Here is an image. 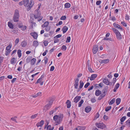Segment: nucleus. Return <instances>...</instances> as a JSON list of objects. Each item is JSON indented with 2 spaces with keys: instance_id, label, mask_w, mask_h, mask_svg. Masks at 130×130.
<instances>
[{
  "instance_id": "1",
  "label": "nucleus",
  "mask_w": 130,
  "mask_h": 130,
  "mask_svg": "<svg viewBox=\"0 0 130 130\" xmlns=\"http://www.w3.org/2000/svg\"><path fill=\"white\" fill-rule=\"evenodd\" d=\"M62 118L61 116H59L55 115L53 117V120L56 123V125H57L59 124L62 120Z\"/></svg>"
},
{
  "instance_id": "2",
  "label": "nucleus",
  "mask_w": 130,
  "mask_h": 130,
  "mask_svg": "<svg viewBox=\"0 0 130 130\" xmlns=\"http://www.w3.org/2000/svg\"><path fill=\"white\" fill-rule=\"evenodd\" d=\"M19 11L17 9L15 10L13 17V20L14 22H18L19 20Z\"/></svg>"
},
{
  "instance_id": "3",
  "label": "nucleus",
  "mask_w": 130,
  "mask_h": 130,
  "mask_svg": "<svg viewBox=\"0 0 130 130\" xmlns=\"http://www.w3.org/2000/svg\"><path fill=\"white\" fill-rule=\"evenodd\" d=\"M112 29L116 34L117 39L118 40L121 39L122 38V36L119 31L114 28H112Z\"/></svg>"
},
{
  "instance_id": "4",
  "label": "nucleus",
  "mask_w": 130,
  "mask_h": 130,
  "mask_svg": "<svg viewBox=\"0 0 130 130\" xmlns=\"http://www.w3.org/2000/svg\"><path fill=\"white\" fill-rule=\"evenodd\" d=\"M49 103L47 104L44 107V109L46 110H47L50 108L51 106L52 105L53 101L51 99L50 101H49Z\"/></svg>"
},
{
  "instance_id": "5",
  "label": "nucleus",
  "mask_w": 130,
  "mask_h": 130,
  "mask_svg": "<svg viewBox=\"0 0 130 130\" xmlns=\"http://www.w3.org/2000/svg\"><path fill=\"white\" fill-rule=\"evenodd\" d=\"M95 125L98 127L102 129H103L106 127L105 125L102 123H95Z\"/></svg>"
},
{
  "instance_id": "6",
  "label": "nucleus",
  "mask_w": 130,
  "mask_h": 130,
  "mask_svg": "<svg viewBox=\"0 0 130 130\" xmlns=\"http://www.w3.org/2000/svg\"><path fill=\"white\" fill-rule=\"evenodd\" d=\"M34 4V2L33 0H31L29 2L28 5L27 6V9L28 11H29L30 9Z\"/></svg>"
},
{
  "instance_id": "7",
  "label": "nucleus",
  "mask_w": 130,
  "mask_h": 130,
  "mask_svg": "<svg viewBox=\"0 0 130 130\" xmlns=\"http://www.w3.org/2000/svg\"><path fill=\"white\" fill-rule=\"evenodd\" d=\"M98 46L97 45H95L92 49L93 53L94 54H95L98 52Z\"/></svg>"
},
{
  "instance_id": "8",
  "label": "nucleus",
  "mask_w": 130,
  "mask_h": 130,
  "mask_svg": "<svg viewBox=\"0 0 130 130\" xmlns=\"http://www.w3.org/2000/svg\"><path fill=\"white\" fill-rule=\"evenodd\" d=\"M79 79L78 78H76L74 82V86L75 89H77L78 85Z\"/></svg>"
},
{
  "instance_id": "9",
  "label": "nucleus",
  "mask_w": 130,
  "mask_h": 130,
  "mask_svg": "<svg viewBox=\"0 0 130 130\" xmlns=\"http://www.w3.org/2000/svg\"><path fill=\"white\" fill-rule=\"evenodd\" d=\"M44 123V121L43 120H41L40 122H38L37 123L36 126L38 127L39 126L42 127Z\"/></svg>"
},
{
  "instance_id": "10",
  "label": "nucleus",
  "mask_w": 130,
  "mask_h": 130,
  "mask_svg": "<svg viewBox=\"0 0 130 130\" xmlns=\"http://www.w3.org/2000/svg\"><path fill=\"white\" fill-rule=\"evenodd\" d=\"M35 12H36V13L35 15H34V18L36 19L39 18L41 14L40 12H38V11H36Z\"/></svg>"
},
{
  "instance_id": "11",
  "label": "nucleus",
  "mask_w": 130,
  "mask_h": 130,
  "mask_svg": "<svg viewBox=\"0 0 130 130\" xmlns=\"http://www.w3.org/2000/svg\"><path fill=\"white\" fill-rule=\"evenodd\" d=\"M97 76L96 74H92L90 77L89 79L91 80H93L95 79Z\"/></svg>"
},
{
  "instance_id": "12",
  "label": "nucleus",
  "mask_w": 130,
  "mask_h": 130,
  "mask_svg": "<svg viewBox=\"0 0 130 130\" xmlns=\"http://www.w3.org/2000/svg\"><path fill=\"white\" fill-rule=\"evenodd\" d=\"M30 35L33 36L35 39H37L38 37L37 34L35 32H32L30 33Z\"/></svg>"
},
{
  "instance_id": "13",
  "label": "nucleus",
  "mask_w": 130,
  "mask_h": 130,
  "mask_svg": "<svg viewBox=\"0 0 130 130\" xmlns=\"http://www.w3.org/2000/svg\"><path fill=\"white\" fill-rule=\"evenodd\" d=\"M81 98V96H77L74 99V102L75 103H77L80 99Z\"/></svg>"
},
{
  "instance_id": "14",
  "label": "nucleus",
  "mask_w": 130,
  "mask_h": 130,
  "mask_svg": "<svg viewBox=\"0 0 130 130\" xmlns=\"http://www.w3.org/2000/svg\"><path fill=\"white\" fill-rule=\"evenodd\" d=\"M68 29V27L66 26L63 27L62 29V30L63 32V33L64 34L65 33Z\"/></svg>"
},
{
  "instance_id": "15",
  "label": "nucleus",
  "mask_w": 130,
  "mask_h": 130,
  "mask_svg": "<svg viewBox=\"0 0 130 130\" xmlns=\"http://www.w3.org/2000/svg\"><path fill=\"white\" fill-rule=\"evenodd\" d=\"M113 25L115 28H118V29H120L121 30L122 29V27L118 24H117L115 23H114L113 24Z\"/></svg>"
},
{
  "instance_id": "16",
  "label": "nucleus",
  "mask_w": 130,
  "mask_h": 130,
  "mask_svg": "<svg viewBox=\"0 0 130 130\" xmlns=\"http://www.w3.org/2000/svg\"><path fill=\"white\" fill-rule=\"evenodd\" d=\"M91 110V108L90 106H88L86 107L85 109L86 112L87 113L89 112Z\"/></svg>"
},
{
  "instance_id": "17",
  "label": "nucleus",
  "mask_w": 130,
  "mask_h": 130,
  "mask_svg": "<svg viewBox=\"0 0 130 130\" xmlns=\"http://www.w3.org/2000/svg\"><path fill=\"white\" fill-rule=\"evenodd\" d=\"M108 86H105L102 90L103 92V93L104 94H106L108 91Z\"/></svg>"
},
{
  "instance_id": "18",
  "label": "nucleus",
  "mask_w": 130,
  "mask_h": 130,
  "mask_svg": "<svg viewBox=\"0 0 130 130\" xmlns=\"http://www.w3.org/2000/svg\"><path fill=\"white\" fill-rule=\"evenodd\" d=\"M67 105V107L68 108H69L71 106V102L69 100H67L66 102Z\"/></svg>"
},
{
  "instance_id": "19",
  "label": "nucleus",
  "mask_w": 130,
  "mask_h": 130,
  "mask_svg": "<svg viewBox=\"0 0 130 130\" xmlns=\"http://www.w3.org/2000/svg\"><path fill=\"white\" fill-rule=\"evenodd\" d=\"M103 82L107 85H109L110 83V82L107 79H106L105 78L103 79Z\"/></svg>"
},
{
  "instance_id": "20",
  "label": "nucleus",
  "mask_w": 130,
  "mask_h": 130,
  "mask_svg": "<svg viewBox=\"0 0 130 130\" xmlns=\"http://www.w3.org/2000/svg\"><path fill=\"white\" fill-rule=\"evenodd\" d=\"M120 86V84L118 83L115 86V88H114L113 91L114 92H115L116 91V90L119 88Z\"/></svg>"
},
{
  "instance_id": "21",
  "label": "nucleus",
  "mask_w": 130,
  "mask_h": 130,
  "mask_svg": "<svg viewBox=\"0 0 130 130\" xmlns=\"http://www.w3.org/2000/svg\"><path fill=\"white\" fill-rule=\"evenodd\" d=\"M101 93V91L99 90H96L95 92V95L96 96H99Z\"/></svg>"
},
{
  "instance_id": "22",
  "label": "nucleus",
  "mask_w": 130,
  "mask_h": 130,
  "mask_svg": "<svg viewBox=\"0 0 130 130\" xmlns=\"http://www.w3.org/2000/svg\"><path fill=\"white\" fill-rule=\"evenodd\" d=\"M23 1L24 2V6L25 7H26L28 3V0H23Z\"/></svg>"
},
{
  "instance_id": "23",
  "label": "nucleus",
  "mask_w": 130,
  "mask_h": 130,
  "mask_svg": "<svg viewBox=\"0 0 130 130\" xmlns=\"http://www.w3.org/2000/svg\"><path fill=\"white\" fill-rule=\"evenodd\" d=\"M39 45L38 42L36 41L35 40L34 41L33 43V45L35 47H37Z\"/></svg>"
},
{
  "instance_id": "24",
  "label": "nucleus",
  "mask_w": 130,
  "mask_h": 130,
  "mask_svg": "<svg viewBox=\"0 0 130 130\" xmlns=\"http://www.w3.org/2000/svg\"><path fill=\"white\" fill-rule=\"evenodd\" d=\"M49 24L48 22H46L43 25H42V27L44 28L45 27L48 26Z\"/></svg>"
},
{
  "instance_id": "25",
  "label": "nucleus",
  "mask_w": 130,
  "mask_h": 130,
  "mask_svg": "<svg viewBox=\"0 0 130 130\" xmlns=\"http://www.w3.org/2000/svg\"><path fill=\"white\" fill-rule=\"evenodd\" d=\"M121 101V99L120 98H118L116 100V103L117 105H119Z\"/></svg>"
},
{
  "instance_id": "26",
  "label": "nucleus",
  "mask_w": 130,
  "mask_h": 130,
  "mask_svg": "<svg viewBox=\"0 0 130 130\" xmlns=\"http://www.w3.org/2000/svg\"><path fill=\"white\" fill-rule=\"evenodd\" d=\"M27 43L25 41H23L21 43V45L22 47H24L27 45Z\"/></svg>"
},
{
  "instance_id": "27",
  "label": "nucleus",
  "mask_w": 130,
  "mask_h": 130,
  "mask_svg": "<svg viewBox=\"0 0 130 130\" xmlns=\"http://www.w3.org/2000/svg\"><path fill=\"white\" fill-rule=\"evenodd\" d=\"M36 59L35 58H33L32 59H31V64L32 65H34L35 64L36 62Z\"/></svg>"
},
{
  "instance_id": "28",
  "label": "nucleus",
  "mask_w": 130,
  "mask_h": 130,
  "mask_svg": "<svg viewBox=\"0 0 130 130\" xmlns=\"http://www.w3.org/2000/svg\"><path fill=\"white\" fill-rule=\"evenodd\" d=\"M64 6L65 8H68L70 7V4L69 3H67L65 4Z\"/></svg>"
},
{
  "instance_id": "29",
  "label": "nucleus",
  "mask_w": 130,
  "mask_h": 130,
  "mask_svg": "<svg viewBox=\"0 0 130 130\" xmlns=\"http://www.w3.org/2000/svg\"><path fill=\"white\" fill-rule=\"evenodd\" d=\"M12 45L11 43H9V45L7 46L6 47V50H11L10 49L11 48Z\"/></svg>"
},
{
  "instance_id": "30",
  "label": "nucleus",
  "mask_w": 130,
  "mask_h": 130,
  "mask_svg": "<svg viewBox=\"0 0 130 130\" xmlns=\"http://www.w3.org/2000/svg\"><path fill=\"white\" fill-rule=\"evenodd\" d=\"M21 51L20 50H19L18 51L17 53L18 55V56L19 57H21L22 55V53H21Z\"/></svg>"
},
{
  "instance_id": "31",
  "label": "nucleus",
  "mask_w": 130,
  "mask_h": 130,
  "mask_svg": "<svg viewBox=\"0 0 130 130\" xmlns=\"http://www.w3.org/2000/svg\"><path fill=\"white\" fill-rule=\"evenodd\" d=\"M8 26L9 27V28H13V26L12 24L11 23L9 22L8 23Z\"/></svg>"
},
{
  "instance_id": "32",
  "label": "nucleus",
  "mask_w": 130,
  "mask_h": 130,
  "mask_svg": "<svg viewBox=\"0 0 130 130\" xmlns=\"http://www.w3.org/2000/svg\"><path fill=\"white\" fill-rule=\"evenodd\" d=\"M79 88L80 89H81L83 87L84 85V83L82 80H80L79 82Z\"/></svg>"
},
{
  "instance_id": "33",
  "label": "nucleus",
  "mask_w": 130,
  "mask_h": 130,
  "mask_svg": "<svg viewBox=\"0 0 130 130\" xmlns=\"http://www.w3.org/2000/svg\"><path fill=\"white\" fill-rule=\"evenodd\" d=\"M32 57L31 56L28 57L26 59V62L27 63H28L30 61V60L31 59Z\"/></svg>"
},
{
  "instance_id": "34",
  "label": "nucleus",
  "mask_w": 130,
  "mask_h": 130,
  "mask_svg": "<svg viewBox=\"0 0 130 130\" xmlns=\"http://www.w3.org/2000/svg\"><path fill=\"white\" fill-rule=\"evenodd\" d=\"M15 59L14 58H13L11 60L10 62L11 64H13L15 62Z\"/></svg>"
},
{
  "instance_id": "35",
  "label": "nucleus",
  "mask_w": 130,
  "mask_h": 130,
  "mask_svg": "<svg viewBox=\"0 0 130 130\" xmlns=\"http://www.w3.org/2000/svg\"><path fill=\"white\" fill-rule=\"evenodd\" d=\"M126 125H127V126L128 127H129L130 126V120H127L126 122Z\"/></svg>"
},
{
  "instance_id": "36",
  "label": "nucleus",
  "mask_w": 130,
  "mask_h": 130,
  "mask_svg": "<svg viewBox=\"0 0 130 130\" xmlns=\"http://www.w3.org/2000/svg\"><path fill=\"white\" fill-rule=\"evenodd\" d=\"M84 102V101L83 100H81L79 102L78 104V106L79 107H81L82 104Z\"/></svg>"
},
{
  "instance_id": "37",
  "label": "nucleus",
  "mask_w": 130,
  "mask_h": 130,
  "mask_svg": "<svg viewBox=\"0 0 130 130\" xmlns=\"http://www.w3.org/2000/svg\"><path fill=\"white\" fill-rule=\"evenodd\" d=\"M109 61V60L108 59H106L104 60H103L102 61V63H108Z\"/></svg>"
},
{
  "instance_id": "38",
  "label": "nucleus",
  "mask_w": 130,
  "mask_h": 130,
  "mask_svg": "<svg viewBox=\"0 0 130 130\" xmlns=\"http://www.w3.org/2000/svg\"><path fill=\"white\" fill-rule=\"evenodd\" d=\"M115 99L114 98L112 99L110 101V103H109V104L110 105H111L112 104L115 102Z\"/></svg>"
},
{
  "instance_id": "39",
  "label": "nucleus",
  "mask_w": 130,
  "mask_h": 130,
  "mask_svg": "<svg viewBox=\"0 0 130 130\" xmlns=\"http://www.w3.org/2000/svg\"><path fill=\"white\" fill-rule=\"evenodd\" d=\"M126 116H123L120 119V121L122 122H123L126 119Z\"/></svg>"
},
{
  "instance_id": "40",
  "label": "nucleus",
  "mask_w": 130,
  "mask_h": 130,
  "mask_svg": "<svg viewBox=\"0 0 130 130\" xmlns=\"http://www.w3.org/2000/svg\"><path fill=\"white\" fill-rule=\"evenodd\" d=\"M17 118V117H12L11 118V120L14 121L16 123H17V121L16 120V118Z\"/></svg>"
},
{
  "instance_id": "41",
  "label": "nucleus",
  "mask_w": 130,
  "mask_h": 130,
  "mask_svg": "<svg viewBox=\"0 0 130 130\" xmlns=\"http://www.w3.org/2000/svg\"><path fill=\"white\" fill-rule=\"evenodd\" d=\"M71 38L70 37H67L66 42L67 43H69L70 42Z\"/></svg>"
},
{
  "instance_id": "42",
  "label": "nucleus",
  "mask_w": 130,
  "mask_h": 130,
  "mask_svg": "<svg viewBox=\"0 0 130 130\" xmlns=\"http://www.w3.org/2000/svg\"><path fill=\"white\" fill-rule=\"evenodd\" d=\"M111 108V106H109V107H106L105 109V110L106 111H108L109 110H110Z\"/></svg>"
},
{
  "instance_id": "43",
  "label": "nucleus",
  "mask_w": 130,
  "mask_h": 130,
  "mask_svg": "<svg viewBox=\"0 0 130 130\" xmlns=\"http://www.w3.org/2000/svg\"><path fill=\"white\" fill-rule=\"evenodd\" d=\"M37 114H36L34 115H33L30 117V118L31 119H34L35 118H36L37 116Z\"/></svg>"
},
{
  "instance_id": "44",
  "label": "nucleus",
  "mask_w": 130,
  "mask_h": 130,
  "mask_svg": "<svg viewBox=\"0 0 130 130\" xmlns=\"http://www.w3.org/2000/svg\"><path fill=\"white\" fill-rule=\"evenodd\" d=\"M116 81V79L115 78H113L112 83H113V84H112V86H113L114 85V84H115V83Z\"/></svg>"
},
{
  "instance_id": "45",
  "label": "nucleus",
  "mask_w": 130,
  "mask_h": 130,
  "mask_svg": "<svg viewBox=\"0 0 130 130\" xmlns=\"http://www.w3.org/2000/svg\"><path fill=\"white\" fill-rule=\"evenodd\" d=\"M11 52V50H7L6 52L5 55L7 56Z\"/></svg>"
},
{
  "instance_id": "46",
  "label": "nucleus",
  "mask_w": 130,
  "mask_h": 130,
  "mask_svg": "<svg viewBox=\"0 0 130 130\" xmlns=\"http://www.w3.org/2000/svg\"><path fill=\"white\" fill-rule=\"evenodd\" d=\"M86 66L88 67H90V61L89 60H88L87 61L86 64Z\"/></svg>"
},
{
  "instance_id": "47",
  "label": "nucleus",
  "mask_w": 130,
  "mask_h": 130,
  "mask_svg": "<svg viewBox=\"0 0 130 130\" xmlns=\"http://www.w3.org/2000/svg\"><path fill=\"white\" fill-rule=\"evenodd\" d=\"M90 83H87L85 85L84 87L85 88H87L90 85Z\"/></svg>"
},
{
  "instance_id": "48",
  "label": "nucleus",
  "mask_w": 130,
  "mask_h": 130,
  "mask_svg": "<svg viewBox=\"0 0 130 130\" xmlns=\"http://www.w3.org/2000/svg\"><path fill=\"white\" fill-rule=\"evenodd\" d=\"M43 43L45 46H47L48 43V42L47 41H44Z\"/></svg>"
},
{
  "instance_id": "49",
  "label": "nucleus",
  "mask_w": 130,
  "mask_h": 130,
  "mask_svg": "<svg viewBox=\"0 0 130 130\" xmlns=\"http://www.w3.org/2000/svg\"><path fill=\"white\" fill-rule=\"evenodd\" d=\"M3 57H0V66L1 65V64L3 62Z\"/></svg>"
},
{
  "instance_id": "50",
  "label": "nucleus",
  "mask_w": 130,
  "mask_h": 130,
  "mask_svg": "<svg viewBox=\"0 0 130 130\" xmlns=\"http://www.w3.org/2000/svg\"><path fill=\"white\" fill-rule=\"evenodd\" d=\"M46 27V28L45 29V30L46 31H48L50 30L51 28L50 26H47Z\"/></svg>"
},
{
  "instance_id": "51",
  "label": "nucleus",
  "mask_w": 130,
  "mask_h": 130,
  "mask_svg": "<svg viewBox=\"0 0 130 130\" xmlns=\"http://www.w3.org/2000/svg\"><path fill=\"white\" fill-rule=\"evenodd\" d=\"M19 38H17L15 40V45H17L19 42Z\"/></svg>"
},
{
  "instance_id": "52",
  "label": "nucleus",
  "mask_w": 130,
  "mask_h": 130,
  "mask_svg": "<svg viewBox=\"0 0 130 130\" xmlns=\"http://www.w3.org/2000/svg\"><path fill=\"white\" fill-rule=\"evenodd\" d=\"M61 35L60 34H59L57 36H55L54 38H59L61 37Z\"/></svg>"
},
{
  "instance_id": "53",
  "label": "nucleus",
  "mask_w": 130,
  "mask_h": 130,
  "mask_svg": "<svg viewBox=\"0 0 130 130\" xmlns=\"http://www.w3.org/2000/svg\"><path fill=\"white\" fill-rule=\"evenodd\" d=\"M66 16H62L60 18V19L61 20H64L66 19Z\"/></svg>"
},
{
  "instance_id": "54",
  "label": "nucleus",
  "mask_w": 130,
  "mask_h": 130,
  "mask_svg": "<svg viewBox=\"0 0 130 130\" xmlns=\"http://www.w3.org/2000/svg\"><path fill=\"white\" fill-rule=\"evenodd\" d=\"M88 70L89 71V72H90L91 73V72H94L93 71L92 69L91 68H90V67H88Z\"/></svg>"
},
{
  "instance_id": "55",
  "label": "nucleus",
  "mask_w": 130,
  "mask_h": 130,
  "mask_svg": "<svg viewBox=\"0 0 130 130\" xmlns=\"http://www.w3.org/2000/svg\"><path fill=\"white\" fill-rule=\"evenodd\" d=\"M42 80L41 79V78H40L39 79H38L37 80V82H36V83H39L41 82Z\"/></svg>"
},
{
  "instance_id": "56",
  "label": "nucleus",
  "mask_w": 130,
  "mask_h": 130,
  "mask_svg": "<svg viewBox=\"0 0 130 130\" xmlns=\"http://www.w3.org/2000/svg\"><path fill=\"white\" fill-rule=\"evenodd\" d=\"M48 60V58L46 57H45V64H46Z\"/></svg>"
},
{
  "instance_id": "57",
  "label": "nucleus",
  "mask_w": 130,
  "mask_h": 130,
  "mask_svg": "<svg viewBox=\"0 0 130 130\" xmlns=\"http://www.w3.org/2000/svg\"><path fill=\"white\" fill-rule=\"evenodd\" d=\"M108 117L107 116L104 115L103 117V118L104 120H107L108 119Z\"/></svg>"
},
{
  "instance_id": "58",
  "label": "nucleus",
  "mask_w": 130,
  "mask_h": 130,
  "mask_svg": "<svg viewBox=\"0 0 130 130\" xmlns=\"http://www.w3.org/2000/svg\"><path fill=\"white\" fill-rule=\"evenodd\" d=\"M26 26H23L22 28L21 29L23 30H25L26 28Z\"/></svg>"
},
{
  "instance_id": "59",
  "label": "nucleus",
  "mask_w": 130,
  "mask_h": 130,
  "mask_svg": "<svg viewBox=\"0 0 130 130\" xmlns=\"http://www.w3.org/2000/svg\"><path fill=\"white\" fill-rule=\"evenodd\" d=\"M67 49V47L65 45H63L62 46V50H66Z\"/></svg>"
},
{
  "instance_id": "60",
  "label": "nucleus",
  "mask_w": 130,
  "mask_h": 130,
  "mask_svg": "<svg viewBox=\"0 0 130 130\" xmlns=\"http://www.w3.org/2000/svg\"><path fill=\"white\" fill-rule=\"evenodd\" d=\"M51 127V126L50 125L48 126L47 127V130H51L52 129Z\"/></svg>"
},
{
  "instance_id": "61",
  "label": "nucleus",
  "mask_w": 130,
  "mask_h": 130,
  "mask_svg": "<svg viewBox=\"0 0 130 130\" xmlns=\"http://www.w3.org/2000/svg\"><path fill=\"white\" fill-rule=\"evenodd\" d=\"M101 3V1L99 0L97 1L96 3V4L97 5H99Z\"/></svg>"
},
{
  "instance_id": "62",
  "label": "nucleus",
  "mask_w": 130,
  "mask_h": 130,
  "mask_svg": "<svg viewBox=\"0 0 130 130\" xmlns=\"http://www.w3.org/2000/svg\"><path fill=\"white\" fill-rule=\"evenodd\" d=\"M54 69V66H52L51 67V69H50V71H53Z\"/></svg>"
},
{
  "instance_id": "63",
  "label": "nucleus",
  "mask_w": 130,
  "mask_h": 130,
  "mask_svg": "<svg viewBox=\"0 0 130 130\" xmlns=\"http://www.w3.org/2000/svg\"><path fill=\"white\" fill-rule=\"evenodd\" d=\"M23 4H24V2L23 1L19 3V5L20 6H22Z\"/></svg>"
},
{
  "instance_id": "64",
  "label": "nucleus",
  "mask_w": 130,
  "mask_h": 130,
  "mask_svg": "<svg viewBox=\"0 0 130 130\" xmlns=\"http://www.w3.org/2000/svg\"><path fill=\"white\" fill-rule=\"evenodd\" d=\"M78 127H79L80 128H79V129L78 130H84L85 128L81 126H78Z\"/></svg>"
}]
</instances>
